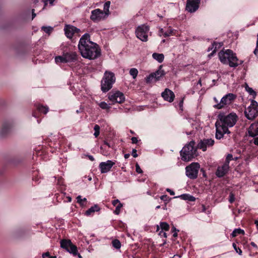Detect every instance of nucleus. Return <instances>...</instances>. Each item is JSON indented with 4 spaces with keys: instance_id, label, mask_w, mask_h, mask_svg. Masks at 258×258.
<instances>
[{
    "instance_id": "obj_1",
    "label": "nucleus",
    "mask_w": 258,
    "mask_h": 258,
    "mask_svg": "<svg viewBox=\"0 0 258 258\" xmlns=\"http://www.w3.org/2000/svg\"><path fill=\"white\" fill-rule=\"evenodd\" d=\"M78 48L81 56L89 60H94L101 55V49L99 45L90 40L88 33L84 34L80 39Z\"/></svg>"
},
{
    "instance_id": "obj_2",
    "label": "nucleus",
    "mask_w": 258,
    "mask_h": 258,
    "mask_svg": "<svg viewBox=\"0 0 258 258\" xmlns=\"http://www.w3.org/2000/svg\"><path fill=\"white\" fill-rule=\"evenodd\" d=\"M237 119V116L235 113H230L226 115L224 112L220 113L218 115V119L215 123L216 135L217 139L220 140L225 134L230 132L228 127L233 126Z\"/></svg>"
},
{
    "instance_id": "obj_3",
    "label": "nucleus",
    "mask_w": 258,
    "mask_h": 258,
    "mask_svg": "<svg viewBox=\"0 0 258 258\" xmlns=\"http://www.w3.org/2000/svg\"><path fill=\"white\" fill-rule=\"evenodd\" d=\"M218 56L222 63L228 64L232 68H236L243 62V60H239L236 54L230 49L221 51L218 53Z\"/></svg>"
},
{
    "instance_id": "obj_4",
    "label": "nucleus",
    "mask_w": 258,
    "mask_h": 258,
    "mask_svg": "<svg viewBox=\"0 0 258 258\" xmlns=\"http://www.w3.org/2000/svg\"><path fill=\"white\" fill-rule=\"evenodd\" d=\"M195 146V142L192 141L183 147L180 151V155L183 161H189L198 155L197 150Z\"/></svg>"
},
{
    "instance_id": "obj_5",
    "label": "nucleus",
    "mask_w": 258,
    "mask_h": 258,
    "mask_svg": "<svg viewBox=\"0 0 258 258\" xmlns=\"http://www.w3.org/2000/svg\"><path fill=\"white\" fill-rule=\"evenodd\" d=\"M116 78L114 74L106 71L101 81V89L103 92H107L110 90L115 83Z\"/></svg>"
},
{
    "instance_id": "obj_6",
    "label": "nucleus",
    "mask_w": 258,
    "mask_h": 258,
    "mask_svg": "<svg viewBox=\"0 0 258 258\" xmlns=\"http://www.w3.org/2000/svg\"><path fill=\"white\" fill-rule=\"evenodd\" d=\"M244 114L249 120H252L258 115V104L254 100L251 101L250 105L245 109Z\"/></svg>"
},
{
    "instance_id": "obj_7",
    "label": "nucleus",
    "mask_w": 258,
    "mask_h": 258,
    "mask_svg": "<svg viewBox=\"0 0 258 258\" xmlns=\"http://www.w3.org/2000/svg\"><path fill=\"white\" fill-rule=\"evenodd\" d=\"M150 28L148 25L143 24L137 27L135 31L137 37L143 42H147L148 40V32Z\"/></svg>"
},
{
    "instance_id": "obj_8",
    "label": "nucleus",
    "mask_w": 258,
    "mask_h": 258,
    "mask_svg": "<svg viewBox=\"0 0 258 258\" xmlns=\"http://www.w3.org/2000/svg\"><path fill=\"white\" fill-rule=\"evenodd\" d=\"M200 165L198 163L193 162L185 167V174L187 177L191 179H195L198 177V172Z\"/></svg>"
},
{
    "instance_id": "obj_9",
    "label": "nucleus",
    "mask_w": 258,
    "mask_h": 258,
    "mask_svg": "<svg viewBox=\"0 0 258 258\" xmlns=\"http://www.w3.org/2000/svg\"><path fill=\"white\" fill-rule=\"evenodd\" d=\"M60 247L66 249L68 252L76 256L77 254V247L73 244L69 239H62L60 241Z\"/></svg>"
},
{
    "instance_id": "obj_10",
    "label": "nucleus",
    "mask_w": 258,
    "mask_h": 258,
    "mask_svg": "<svg viewBox=\"0 0 258 258\" xmlns=\"http://www.w3.org/2000/svg\"><path fill=\"white\" fill-rule=\"evenodd\" d=\"M107 18V15L100 9H96L91 12L90 20L94 23H98Z\"/></svg>"
},
{
    "instance_id": "obj_11",
    "label": "nucleus",
    "mask_w": 258,
    "mask_h": 258,
    "mask_svg": "<svg viewBox=\"0 0 258 258\" xmlns=\"http://www.w3.org/2000/svg\"><path fill=\"white\" fill-rule=\"evenodd\" d=\"M236 98V95L233 93H228L223 96L220 102L217 104L215 105L214 107L217 109H221L225 105H229Z\"/></svg>"
},
{
    "instance_id": "obj_12",
    "label": "nucleus",
    "mask_w": 258,
    "mask_h": 258,
    "mask_svg": "<svg viewBox=\"0 0 258 258\" xmlns=\"http://www.w3.org/2000/svg\"><path fill=\"white\" fill-rule=\"evenodd\" d=\"M108 99L113 104L115 103H121L125 100L124 94L118 91L110 92L108 94Z\"/></svg>"
},
{
    "instance_id": "obj_13",
    "label": "nucleus",
    "mask_w": 258,
    "mask_h": 258,
    "mask_svg": "<svg viewBox=\"0 0 258 258\" xmlns=\"http://www.w3.org/2000/svg\"><path fill=\"white\" fill-rule=\"evenodd\" d=\"M200 0H187L186 10L189 13L195 12L199 8Z\"/></svg>"
},
{
    "instance_id": "obj_14",
    "label": "nucleus",
    "mask_w": 258,
    "mask_h": 258,
    "mask_svg": "<svg viewBox=\"0 0 258 258\" xmlns=\"http://www.w3.org/2000/svg\"><path fill=\"white\" fill-rule=\"evenodd\" d=\"M214 144V140L212 139H204L201 140L198 144V148L206 151L208 147L212 146Z\"/></svg>"
},
{
    "instance_id": "obj_15",
    "label": "nucleus",
    "mask_w": 258,
    "mask_h": 258,
    "mask_svg": "<svg viewBox=\"0 0 258 258\" xmlns=\"http://www.w3.org/2000/svg\"><path fill=\"white\" fill-rule=\"evenodd\" d=\"M114 164L115 163L111 160L101 162L99 166L101 173H105L108 172Z\"/></svg>"
},
{
    "instance_id": "obj_16",
    "label": "nucleus",
    "mask_w": 258,
    "mask_h": 258,
    "mask_svg": "<svg viewBox=\"0 0 258 258\" xmlns=\"http://www.w3.org/2000/svg\"><path fill=\"white\" fill-rule=\"evenodd\" d=\"M80 31L79 29L71 25H66L64 28V34L69 39L73 37L75 33H78Z\"/></svg>"
},
{
    "instance_id": "obj_17",
    "label": "nucleus",
    "mask_w": 258,
    "mask_h": 258,
    "mask_svg": "<svg viewBox=\"0 0 258 258\" xmlns=\"http://www.w3.org/2000/svg\"><path fill=\"white\" fill-rule=\"evenodd\" d=\"M229 169V165L225 163L222 166H219L216 172V175L218 177H222L226 174Z\"/></svg>"
},
{
    "instance_id": "obj_18",
    "label": "nucleus",
    "mask_w": 258,
    "mask_h": 258,
    "mask_svg": "<svg viewBox=\"0 0 258 258\" xmlns=\"http://www.w3.org/2000/svg\"><path fill=\"white\" fill-rule=\"evenodd\" d=\"M162 97L164 99L169 102L174 100L175 95L174 93L169 89H165L164 91L162 93Z\"/></svg>"
},
{
    "instance_id": "obj_19",
    "label": "nucleus",
    "mask_w": 258,
    "mask_h": 258,
    "mask_svg": "<svg viewBox=\"0 0 258 258\" xmlns=\"http://www.w3.org/2000/svg\"><path fill=\"white\" fill-rule=\"evenodd\" d=\"M248 134L252 137L258 136V122H255L250 125L248 128Z\"/></svg>"
},
{
    "instance_id": "obj_20",
    "label": "nucleus",
    "mask_w": 258,
    "mask_h": 258,
    "mask_svg": "<svg viewBox=\"0 0 258 258\" xmlns=\"http://www.w3.org/2000/svg\"><path fill=\"white\" fill-rule=\"evenodd\" d=\"M78 55L75 52H68L64 54V59L67 62H74L77 60Z\"/></svg>"
},
{
    "instance_id": "obj_21",
    "label": "nucleus",
    "mask_w": 258,
    "mask_h": 258,
    "mask_svg": "<svg viewBox=\"0 0 258 258\" xmlns=\"http://www.w3.org/2000/svg\"><path fill=\"white\" fill-rule=\"evenodd\" d=\"M174 198H180L182 200H187L190 202H194L196 200V198L194 197L187 194H184L179 196L175 197Z\"/></svg>"
},
{
    "instance_id": "obj_22",
    "label": "nucleus",
    "mask_w": 258,
    "mask_h": 258,
    "mask_svg": "<svg viewBox=\"0 0 258 258\" xmlns=\"http://www.w3.org/2000/svg\"><path fill=\"white\" fill-rule=\"evenodd\" d=\"M154 75L153 77L154 79L157 81L160 79L161 77L165 75L164 71L162 70L161 66L160 67L159 69L155 73H152Z\"/></svg>"
},
{
    "instance_id": "obj_23",
    "label": "nucleus",
    "mask_w": 258,
    "mask_h": 258,
    "mask_svg": "<svg viewBox=\"0 0 258 258\" xmlns=\"http://www.w3.org/2000/svg\"><path fill=\"white\" fill-rule=\"evenodd\" d=\"M26 231L23 228H19L14 232V236L16 238H22L24 236Z\"/></svg>"
},
{
    "instance_id": "obj_24",
    "label": "nucleus",
    "mask_w": 258,
    "mask_h": 258,
    "mask_svg": "<svg viewBox=\"0 0 258 258\" xmlns=\"http://www.w3.org/2000/svg\"><path fill=\"white\" fill-rule=\"evenodd\" d=\"M222 45V43H217L214 42L211 45V50H213L212 53L209 55V56H212L216 52L217 50L219 49Z\"/></svg>"
},
{
    "instance_id": "obj_25",
    "label": "nucleus",
    "mask_w": 258,
    "mask_h": 258,
    "mask_svg": "<svg viewBox=\"0 0 258 258\" xmlns=\"http://www.w3.org/2000/svg\"><path fill=\"white\" fill-rule=\"evenodd\" d=\"M100 210V208L97 205H95L91 207L86 212V215L87 216L90 215L92 213L95 212H98Z\"/></svg>"
},
{
    "instance_id": "obj_26",
    "label": "nucleus",
    "mask_w": 258,
    "mask_h": 258,
    "mask_svg": "<svg viewBox=\"0 0 258 258\" xmlns=\"http://www.w3.org/2000/svg\"><path fill=\"white\" fill-rule=\"evenodd\" d=\"M152 57L159 63H161L164 60V56L162 53H154Z\"/></svg>"
},
{
    "instance_id": "obj_27",
    "label": "nucleus",
    "mask_w": 258,
    "mask_h": 258,
    "mask_svg": "<svg viewBox=\"0 0 258 258\" xmlns=\"http://www.w3.org/2000/svg\"><path fill=\"white\" fill-rule=\"evenodd\" d=\"M110 1H107L104 4L103 13H105L107 15V18L109 15V8L110 6Z\"/></svg>"
},
{
    "instance_id": "obj_28",
    "label": "nucleus",
    "mask_w": 258,
    "mask_h": 258,
    "mask_svg": "<svg viewBox=\"0 0 258 258\" xmlns=\"http://www.w3.org/2000/svg\"><path fill=\"white\" fill-rule=\"evenodd\" d=\"M37 109L39 112L43 113L44 114H46L49 110V108L47 106L39 105L37 106Z\"/></svg>"
},
{
    "instance_id": "obj_29",
    "label": "nucleus",
    "mask_w": 258,
    "mask_h": 258,
    "mask_svg": "<svg viewBox=\"0 0 258 258\" xmlns=\"http://www.w3.org/2000/svg\"><path fill=\"white\" fill-rule=\"evenodd\" d=\"M244 231L240 228L235 229L231 233V236L234 237L237 236L238 234H244Z\"/></svg>"
},
{
    "instance_id": "obj_30",
    "label": "nucleus",
    "mask_w": 258,
    "mask_h": 258,
    "mask_svg": "<svg viewBox=\"0 0 258 258\" xmlns=\"http://www.w3.org/2000/svg\"><path fill=\"white\" fill-rule=\"evenodd\" d=\"M129 73L130 75L132 76L133 78L135 79L137 78L139 72L137 69L132 68L130 69Z\"/></svg>"
},
{
    "instance_id": "obj_31",
    "label": "nucleus",
    "mask_w": 258,
    "mask_h": 258,
    "mask_svg": "<svg viewBox=\"0 0 258 258\" xmlns=\"http://www.w3.org/2000/svg\"><path fill=\"white\" fill-rule=\"evenodd\" d=\"M245 90L251 95L254 97L256 96L255 92L252 89V88L249 87L247 84L245 85Z\"/></svg>"
},
{
    "instance_id": "obj_32",
    "label": "nucleus",
    "mask_w": 258,
    "mask_h": 258,
    "mask_svg": "<svg viewBox=\"0 0 258 258\" xmlns=\"http://www.w3.org/2000/svg\"><path fill=\"white\" fill-rule=\"evenodd\" d=\"M55 61L56 63H66V59H64V54L63 56H56L55 58Z\"/></svg>"
},
{
    "instance_id": "obj_33",
    "label": "nucleus",
    "mask_w": 258,
    "mask_h": 258,
    "mask_svg": "<svg viewBox=\"0 0 258 258\" xmlns=\"http://www.w3.org/2000/svg\"><path fill=\"white\" fill-rule=\"evenodd\" d=\"M113 246L117 249H118L121 247L120 242L118 239H114L112 241Z\"/></svg>"
},
{
    "instance_id": "obj_34",
    "label": "nucleus",
    "mask_w": 258,
    "mask_h": 258,
    "mask_svg": "<svg viewBox=\"0 0 258 258\" xmlns=\"http://www.w3.org/2000/svg\"><path fill=\"white\" fill-rule=\"evenodd\" d=\"M160 226L162 230L168 231L169 229V225L166 222H160Z\"/></svg>"
},
{
    "instance_id": "obj_35",
    "label": "nucleus",
    "mask_w": 258,
    "mask_h": 258,
    "mask_svg": "<svg viewBox=\"0 0 258 258\" xmlns=\"http://www.w3.org/2000/svg\"><path fill=\"white\" fill-rule=\"evenodd\" d=\"M99 106L102 109H106L108 110L110 108L109 104H107L105 102L102 101L99 103Z\"/></svg>"
},
{
    "instance_id": "obj_36",
    "label": "nucleus",
    "mask_w": 258,
    "mask_h": 258,
    "mask_svg": "<svg viewBox=\"0 0 258 258\" xmlns=\"http://www.w3.org/2000/svg\"><path fill=\"white\" fill-rule=\"evenodd\" d=\"M94 130L95 131V132L94 133V136L97 138L98 137L100 134V126L98 124L95 125L94 127Z\"/></svg>"
},
{
    "instance_id": "obj_37",
    "label": "nucleus",
    "mask_w": 258,
    "mask_h": 258,
    "mask_svg": "<svg viewBox=\"0 0 258 258\" xmlns=\"http://www.w3.org/2000/svg\"><path fill=\"white\" fill-rule=\"evenodd\" d=\"M42 30H43L45 33L50 34L52 30H53V28L50 26H42L41 28Z\"/></svg>"
},
{
    "instance_id": "obj_38",
    "label": "nucleus",
    "mask_w": 258,
    "mask_h": 258,
    "mask_svg": "<svg viewBox=\"0 0 258 258\" xmlns=\"http://www.w3.org/2000/svg\"><path fill=\"white\" fill-rule=\"evenodd\" d=\"M123 205L121 203H119L116 206L114 213L116 215H118L120 212V209L122 207Z\"/></svg>"
},
{
    "instance_id": "obj_39",
    "label": "nucleus",
    "mask_w": 258,
    "mask_h": 258,
    "mask_svg": "<svg viewBox=\"0 0 258 258\" xmlns=\"http://www.w3.org/2000/svg\"><path fill=\"white\" fill-rule=\"evenodd\" d=\"M234 160L233 158V155L232 154H229L227 155L226 158V160L225 161V163L229 165V162L230 161Z\"/></svg>"
},
{
    "instance_id": "obj_40",
    "label": "nucleus",
    "mask_w": 258,
    "mask_h": 258,
    "mask_svg": "<svg viewBox=\"0 0 258 258\" xmlns=\"http://www.w3.org/2000/svg\"><path fill=\"white\" fill-rule=\"evenodd\" d=\"M173 33V29L170 28L167 31H165V32L163 34V36L165 37H167L170 36L171 35H172Z\"/></svg>"
},
{
    "instance_id": "obj_41",
    "label": "nucleus",
    "mask_w": 258,
    "mask_h": 258,
    "mask_svg": "<svg viewBox=\"0 0 258 258\" xmlns=\"http://www.w3.org/2000/svg\"><path fill=\"white\" fill-rule=\"evenodd\" d=\"M153 76L154 75L152 73L150 75H149L148 76H147L145 79L146 82L148 84L151 83L152 82L153 80L154 79Z\"/></svg>"
},
{
    "instance_id": "obj_42",
    "label": "nucleus",
    "mask_w": 258,
    "mask_h": 258,
    "mask_svg": "<svg viewBox=\"0 0 258 258\" xmlns=\"http://www.w3.org/2000/svg\"><path fill=\"white\" fill-rule=\"evenodd\" d=\"M11 127V124H4L3 126L2 132V134H4L8 130H9Z\"/></svg>"
},
{
    "instance_id": "obj_43",
    "label": "nucleus",
    "mask_w": 258,
    "mask_h": 258,
    "mask_svg": "<svg viewBox=\"0 0 258 258\" xmlns=\"http://www.w3.org/2000/svg\"><path fill=\"white\" fill-rule=\"evenodd\" d=\"M232 246L234 249V250L236 251L237 253H238L239 255L242 254V250L240 248L237 247L236 244L235 243H233L232 244Z\"/></svg>"
},
{
    "instance_id": "obj_44",
    "label": "nucleus",
    "mask_w": 258,
    "mask_h": 258,
    "mask_svg": "<svg viewBox=\"0 0 258 258\" xmlns=\"http://www.w3.org/2000/svg\"><path fill=\"white\" fill-rule=\"evenodd\" d=\"M77 202L80 204H83V202H86L87 199L84 198L83 199L82 198V197L81 196H78L77 197Z\"/></svg>"
},
{
    "instance_id": "obj_45",
    "label": "nucleus",
    "mask_w": 258,
    "mask_h": 258,
    "mask_svg": "<svg viewBox=\"0 0 258 258\" xmlns=\"http://www.w3.org/2000/svg\"><path fill=\"white\" fill-rule=\"evenodd\" d=\"M235 201V196L233 193L230 192L229 195V202L232 203Z\"/></svg>"
},
{
    "instance_id": "obj_46",
    "label": "nucleus",
    "mask_w": 258,
    "mask_h": 258,
    "mask_svg": "<svg viewBox=\"0 0 258 258\" xmlns=\"http://www.w3.org/2000/svg\"><path fill=\"white\" fill-rule=\"evenodd\" d=\"M172 232H173V236L174 237H176L177 236V232L179 231V230L177 229L174 226L172 227Z\"/></svg>"
},
{
    "instance_id": "obj_47",
    "label": "nucleus",
    "mask_w": 258,
    "mask_h": 258,
    "mask_svg": "<svg viewBox=\"0 0 258 258\" xmlns=\"http://www.w3.org/2000/svg\"><path fill=\"white\" fill-rule=\"evenodd\" d=\"M136 171L138 173H143L142 170L141 169L138 163H136Z\"/></svg>"
},
{
    "instance_id": "obj_48",
    "label": "nucleus",
    "mask_w": 258,
    "mask_h": 258,
    "mask_svg": "<svg viewBox=\"0 0 258 258\" xmlns=\"http://www.w3.org/2000/svg\"><path fill=\"white\" fill-rule=\"evenodd\" d=\"M132 155L134 158H136L138 157V154L137 153V150L135 149H133L132 152Z\"/></svg>"
},
{
    "instance_id": "obj_49",
    "label": "nucleus",
    "mask_w": 258,
    "mask_h": 258,
    "mask_svg": "<svg viewBox=\"0 0 258 258\" xmlns=\"http://www.w3.org/2000/svg\"><path fill=\"white\" fill-rule=\"evenodd\" d=\"M168 198L167 195H163L160 197V199L164 201H168Z\"/></svg>"
},
{
    "instance_id": "obj_50",
    "label": "nucleus",
    "mask_w": 258,
    "mask_h": 258,
    "mask_svg": "<svg viewBox=\"0 0 258 258\" xmlns=\"http://www.w3.org/2000/svg\"><path fill=\"white\" fill-rule=\"evenodd\" d=\"M119 203H121L118 200H115L112 202V204L114 206H116Z\"/></svg>"
},
{
    "instance_id": "obj_51",
    "label": "nucleus",
    "mask_w": 258,
    "mask_h": 258,
    "mask_svg": "<svg viewBox=\"0 0 258 258\" xmlns=\"http://www.w3.org/2000/svg\"><path fill=\"white\" fill-rule=\"evenodd\" d=\"M131 140L133 144H137L138 142V139L136 137H132Z\"/></svg>"
},
{
    "instance_id": "obj_52",
    "label": "nucleus",
    "mask_w": 258,
    "mask_h": 258,
    "mask_svg": "<svg viewBox=\"0 0 258 258\" xmlns=\"http://www.w3.org/2000/svg\"><path fill=\"white\" fill-rule=\"evenodd\" d=\"M164 32H165V31H164L163 29L160 28L159 29V35L160 36H162V35L163 36V34Z\"/></svg>"
},
{
    "instance_id": "obj_53",
    "label": "nucleus",
    "mask_w": 258,
    "mask_h": 258,
    "mask_svg": "<svg viewBox=\"0 0 258 258\" xmlns=\"http://www.w3.org/2000/svg\"><path fill=\"white\" fill-rule=\"evenodd\" d=\"M159 235L161 236L167 237L166 233L165 232H163L162 230L159 232Z\"/></svg>"
},
{
    "instance_id": "obj_54",
    "label": "nucleus",
    "mask_w": 258,
    "mask_h": 258,
    "mask_svg": "<svg viewBox=\"0 0 258 258\" xmlns=\"http://www.w3.org/2000/svg\"><path fill=\"white\" fill-rule=\"evenodd\" d=\"M166 191L168 192L170 194V195L173 196L175 194L174 192L169 188H167Z\"/></svg>"
},
{
    "instance_id": "obj_55",
    "label": "nucleus",
    "mask_w": 258,
    "mask_h": 258,
    "mask_svg": "<svg viewBox=\"0 0 258 258\" xmlns=\"http://www.w3.org/2000/svg\"><path fill=\"white\" fill-rule=\"evenodd\" d=\"M258 52V43L257 42H256V47L253 51V53L255 55H256Z\"/></svg>"
},
{
    "instance_id": "obj_56",
    "label": "nucleus",
    "mask_w": 258,
    "mask_h": 258,
    "mask_svg": "<svg viewBox=\"0 0 258 258\" xmlns=\"http://www.w3.org/2000/svg\"><path fill=\"white\" fill-rule=\"evenodd\" d=\"M43 258H45L46 257L49 256V253L48 252H46L45 253H43L42 255Z\"/></svg>"
},
{
    "instance_id": "obj_57",
    "label": "nucleus",
    "mask_w": 258,
    "mask_h": 258,
    "mask_svg": "<svg viewBox=\"0 0 258 258\" xmlns=\"http://www.w3.org/2000/svg\"><path fill=\"white\" fill-rule=\"evenodd\" d=\"M253 143L258 146V136L253 139Z\"/></svg>"
},
{
    "instance_id": "obj_58",
    "label": "nucleus",
    "mask_w": 258,
    "mask_h": 258,
    "mask_svg": "<svg viewBox=\"0 0 258 258\" xmlns=\"http://www.w3.org/2000/svg\"><path fill=\"white\" fill-rule=\"evenodd\" d=\"M87 156L88 157L89 160H90L91 161H94V160H95L94 158L92 155H87Z\"/></svg>"
},
{
    "instance_id": "obj_59",
    "label": "nucleus",
    "mask_w": 258,
    "mask_h": 258,
    "mask_svg": "<svg viewBox=\"0 0 258 258\" xmlns=\"http://www.w3.org/2000/svg\"><path fill=\"white\" fill-rule=\"evenodd\" d=\"M250 244L251 245V246H252L253 247H255V248H257V245H256V244L254 242H251L250 243Z\"/></svg>"
},
{
    "instance_id": "obj_60",
    "label": "nucleus",
    "mask_w": 258,
    "mask_h": 258,
    "mask_svg": "<svg viewBox=\"0 0 258 258\" xmlns=\"http://www.w3.org/2000/svg\"><path fill=\"white\" fill-rule=\"evenodd\" d=\"M202 211L203 212H206V208L205 206L204 205H202Z\"/></svg>"
},
{
    "instance_id": "obj_61",
    "label": "nucleus",
    "mask_w": 258,
    "mask_h": 258,
    "mask_svg": "<svg viewBox=\"0 0 258 258\" xmlns=\"http://www.w3.org/2000/svg\"><path fill=\"white\" fill-rule=\"evenodd\" d=\"M104 144L105 145H106V146H107L108 147H111V145H110V144L108 143V142H106V141H104Z\"/></svg>"
},
{
    "instance_id": "obj_62",
    "label": "nucleus",
    "mask_w": 258,
    "mask_h": 258,
    "mask_svg": "<svg viewBox=\"0 0 258 258\" xmlns=\"http://www.w3.org/2000/svg\"><path fill=\"white\" fill-rule=\"evenodd\" d=\"M130 156V154H125L124 155V157L125 159L128 158Z\"/></svg>"
},
{
    "instance_id": "obj_63",
    "label": "nucleus",
    "mask_w": 258,
    "mask_h": 258,
    "mask_svg": "<svg viewBox=\"0 0 258 258\" xmlns=\"http://www.w3.org/2000/svg\"><path fill=\"white\" fill-rule=\"evenodd\" d=\"M57 184L61 185V178H60L58 179Z\"/></svg>"
},
{
    "instance_id": "obj_64",
    "label": "nucleus",
    "mask_w": 258,
    "mask_h": 258,
    "mask_svg": "<svg viewBox=\"0 0 258 258\" xmlns=\"http://www.w3.org/2000/svg\"><path fill=\"white\" fill-rule=\"evenodd\" d=\"M254 223H255L256 228L258 230V220H255L254 222Z\"/></svg>"
}]
</instances>
